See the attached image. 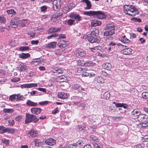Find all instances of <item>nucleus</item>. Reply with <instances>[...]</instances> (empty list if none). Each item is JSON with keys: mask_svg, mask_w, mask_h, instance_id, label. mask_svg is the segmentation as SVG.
I'll return each instance as SVG.
<instances>
[{"mask_svg": "<svg viewBox=\"0 0 148 148\" xmlns=\"http://www.w3.org/2000/svg\"><path fill=\"white\" fill-rule=\"evenodd\" d=\"M57 45V42H52L49 43L46 46L47 48H53L56 47Z\"/></svg>", "mask_w": 148, "mask_h": 148, "instance_id": "nucleus-26", "label": "nucleus"}, {"mask_svg": "<svg viewBox=\"0 0 148 148\" xmlns=\"http://www.w3.org/2000/svg\"><path fill=\"white\" fill-rule=\"evenodd\" d=\"M95 148H101L102 147V146L99 144L95 143L94 144Z\"/></svg>", "mask_w": 148, "mask_h": 148, "instance_id": "nucleus-56", "label": "nucleus"}, {"mask_svg": "<svg viewBox=\"0 0 148 148\" xmlns=\"http://www.w3.org/2000/svg\"><path fill=\"white\" fill-rule=\"evenodd\" d=\"M124 11L126 14H128L129 13L128 12V11H130L131 9V5L129 6L128 5H125L123 7Z\"/></svg>", "mask_w": 148, "mask_h": 148, "instance_id": "nucleus-30", "label": "nucleus"}, {"mask_svg": "<svg viewBox=\"0 0 148 148\" xmlns=\"http://www.w3.org/2000/svg\"><path fill=\"white\" fill-rule=\"evenodd\" d=\"M22 118V116H21L19 115L17 116L15 119V120L16 121L18 122H20L21 121V119Z\"/></svg>", "mask_w": 148, "mask_h": 148, "instance_id": "nucleus-50", "label": "nucleus"}, {"mask_svg": "<svg viewBox=\"0 0 148 148\" xmlns=\"http://www.w3.org/2000/svg\"><path fill=\"white\" fill-rule=\"evenodd\" d=\"M137 118L138 120L140 123L148 121V116L145 114H140Z\"/></svg>", "mask_w": 148, "mask_h": 148, "instance_id": "nucleus-8", "label": "nucleus"}, {"mask_svg": "<svg viewBox=\"0 0 148 148\" xmlns=\"http://www.w3.org/2000/svg\"><path fill=\"white\" fill-rule=\"evenodd\" d=\"M79 107L81 108V109L83 110L85 107V105L83 103H80V105H79Z\"/></svg>", "mask_w": 148, "mask_h": 148, "instance_id": "nucleus-64", "label": "nucleus"}, {"mask_svg": "<svg viewBox=\"0 0 148 148\" xmlns=\"http://www.w3.org/2000/svg\"><path fill=\"white\" fill-rule=\"evenodd\" d=\"M45 142L47 145L50 146L53 145L56 143V141L51 138L46 139Z\"/></svg>", "mask_w": 148, "mask_h": 148, "instance_id": "nucleus-14", "label": "nucleus"}, {"mask_svg": "<svg viewBox=\"0 0 148 148\" xmlns=\"http://www.w3.org/2000/svg\"><path fill=\"white\" fill-rule=\"evenodd\" d=\"M38 94V93L37 91L34 90H33L30 92V95L32 96L34 95H37Z\"/></svg>", "mask_w": 148, "mask_h": 148, "instance_id": "nucleus-59", "label": "nucleus"}, {"mask_svg": "<svg viewBox=\"0 0 148 148\" xmlns=\"http://www.w3.org/2000/svg\"><path fill=\"white\" fill-rule=\"evenodd\" d=\"M68 45V43L67 41L64 40H61L58 43V45L61 48L65 47Z\"/></svg>", "mask_w": 148, "mask_h": 148, "instance_id": "nucleus-13", "label": "nucleus"}, {"mask_svg": "<svg viewBox=\"0 0 148 148\" xmlns=\"http://www.w3.org/2000/svg\"><path fill=\"white\" fill-rule=\"evenodd\" d=\"M142 96L143 99H148V92H144L142 94Z\"/></svg>", "mask_w": 148, "mask_h": 148, "instance_id": "nucleus-42", "label": "nucleus"}, {"mask_svg": "<svg viewBox=\"0 0 148 148\" xmlns=\"http://www.w3.org/2000/svg\"><path fill=\"white\" fill-rule=\"evenodd\" d=\"M7 12L8 14L11 15H15L16 14V12L13 9H10V10H7L6 11Z\"/></svg>", "mask_w": 148, "mask_h": 148, "instance_id": "nucleus-36", "label": "nucleus"}, {"mask_svg": "<svg viewBox=\"0 0 148 148\" xmlns=\"http://www.w3.org/2000/svg\"><path fill=\"white\" fill-rule=\"evenodd\" d=\"M65 76L64 75H62L60 76H59L58 78V79L59 81L60 82H65L66 79H65Z\"/></svg>", "mask_w": 148, "mask_h": 148, "instance_id": "nucleus-34", "label": "nucleus"}, {"mask_svg": "<svg viewBox=\"0 0 148 148\" xmlns=\"http://www.w3.org/2000/svg\"><path fill=\"white\" fill-rule=\"evenodd\" d=\"M131 20L134 22L140 23L141 22V19L140 18H136L133 17L131 18Z\"/></svg>", "mask_w": 148, "mask_h": 148, "instance_id": "nucleus-47", "label": "nucleus"}, {"mask_svg": "<svg viewBox=\"0 0 148 148\" xmlns=\"http://www.w3.org/2000/svg\"><path fill=\"white\" fill-rule=\"evenodd\" d=\"M18 57L20 58L25 59L29 57L30 55L29 53H22L18 54Z\"/></svg>", "mask_w": 148, "mask_h": 148, "instance_id": "nucleus-19", "label": "nucleus"}, {"mask_svg": "<svg viewBox=\"0 0 148 148\" xmlns=\"http://www.w3.org/2000/svg\"><path fill=\"white\" fill-rule=\"evenodd\" d=\"M101 49V47L99 46L98 45L97 46H96L95 47H94L93 48H90V49L92 51L94 52L95 50H100Z\"/></svg>", "mask_w": 148, "mask_h": 148, "instance_id": "nucleus-40", "label": "nucleus"}, {"mask_svg": "<svg viewBox=\"0 0 148 148\" xmlns=\"http://www.w3.org/2000/svg\"><path fill=\"white\" fill-rule=\"evenodd\" d=\"M42 110L41 108H33L31 109V111L32 113L36 114L40 113Z\"/></svg>", "mask_w": 148, "mask_h": 148, "instance_id": "nucleus-15", "label": "nucleus"}, {"mask_svg": "<svg viewBox=\"0 0 148 148\" xmlns=\"http://www.w3.org/2000/svg\"><path fill=\"white\" fill-rule=\"evenodd\" d=\"M58 111V108H56L54 110H53L52 112V113L54 114H56Z\"/></svg>", "mask_w": 148, "mask_h": 148, "instance_id": "nucleus-62", "label": "nucleus"}, {"mask_svg": "<svg viewBox=\"0 0 148 148\" xmlns=\"http://www.w3.org/2000/svg\"><path fill=\"white\" fill-rule=\"evenodd\" d=\"M103 67L104 69L107 70H110L111 68V65L109 63H107L103 64Z\"/></svg>", "mask_w": 148, "mask_h": 148, "instance_id": "nucleus-33", "label": "nucleus"}, {"mask_svg": "<svg viewBox=\"0 0 148 148\" xmlns=\"http://www.w3.org/2000/svg\"><path fill=\"white\" fill-rule=\"evenodd\" d=\"M4 112L7 113H12L14 112V110L12 109L4 108L3 109Z\"/></svg>", "mask_w": 148, "mask_h": 148, "instance_id": "nucleus-39", "label": "nucleus"}, {"mask_svg": "<svg viewBox=\"0 0 148 148\" xmlns=\"http://www.w3.org/2000/svg\"><path fill=\"white\" fill-rule=\"evenodd\" d=\"M66 36L64 34H60L59 36L58 39H60L61 38H66Z\"/></svg>", "mask_w": 148, "mask_h": 148, "instance_id": "nucleus-61", "label": "nucleus"}, {"mask_svg": "<svg viewBox=\"0 0 148 148\" xmlns=\"http://www.w3.org/2000/svg\"><path fill=\"white\" fill-rule=\"evenodd\" d=\"M8 128H6L5 127L3 126H0V134H3L6 132L9 131Z\"/></svg>", "mask_w": 148, "mask_h": 148, "instance_id": "nucleus-31", "label": "nucleus"}, {"mask_svg": "<svg viewBox=\"0 0 148 148\" xmlns=\"http://www.w3.org/2000/svg\"><path fill=\"white\" fill-rule=\"evenodd\" d=\"M84 14L101 19L105 18L106 17V15L103 12L101 11L85 12H84Z\"/></svg>", "mask_w": 148, "mask_h": 148, "instance_id": "nucleus-1", "label": "nucleus"}, {"mask_svg": "<svg viewBox=\"0 0 148 148\" xmlns=\"http://www.w3.org/2000/svg\"><path fill=\"white\" fill-rule=\"evenodd\" d=\"M121 41L124 43H128L129 42L130 40L126 38L125 35H124L121 38Z\"/></svg>", "mask_w": 148, "mask_h": 148, "instance_id": "nucleus-35", "label": "nucleus"}, {"mask_svg": "<svg viewBox=\"0 0 148 148\" xmlns=\"http://www.w3.org/2000/svg\"><path fill=\"white\" fill-rule=\"evenodd\" d=\"M61 3L60 0H54L52 3L54 10L57 11L59 10L61 8Z\"/></svg>", "mask_w": 148, "mask_h": 148, "instance_id": "nucleus-5", "label": "nucleus"}, {"mask_svg": "<svg viewBox=\"0 0 148 148\" xmlns=\"http://www.w3.org/2000/svg\"><path fill=\"white\" fill-rule=\"evenodd\" d=\"M20 80V78L19 77H15L11 79V81L14 82H18Z\"/></svg>", "mask_w": 148, "mask_h": 148, "instance_id": "nucleus-55", "label": "nucleus"}, {"mask_svg": "<svg viewBox=\"0 0 148 148\" xmlns=\"http://www.w3.org/2000/svg\"><path fill=\"white\" fill-rule=\"evenodd\" d=\"M16 99L18 100H23V98H24L23 96L20 95L19 94L16 95Z\"/></svg>", "mask_w": 148, "mask_h": 148, "instance_id": "nucleus-51", "label": "nucleus"}, {"mask_svg": "<svg viewBox=\"0 0 148 148\" xmlns=\"http://www.w3.org/2000/svg\"><path fill=\"white\" fill-rule=\"evenodd\" d=\"M39 41L38 40H33L31 41V44L32 45H36L38 44Z\"/></svg>", "mask_w": 148, "mask_h": 148, "instance_id": "nucleus-60", "label": "nucleus"}, {"mask_svg": "<svg viewBox=\"0 0 148 148\" xmlns=\"http://www.w3.org/2000/svg\"><path fill=\"white\" fill-rule=\"evenodd\" d=\"M110 96V94L108 92H105L103 94V97L107 100L109 98Z\"/></svg>", "mask_w": 148, "mask_h": 148, "instance_id": "nucleus-44", "label": "nucleus"}, {"mask_svg": "<svg viewBox=\"0 0 148 148\" xmlns=\"http://www.w3.org/2000/svg\"><path fill=\"white\" fill-rule=\"evenodd\" d=\"M113 103L115 104L116 107H121V108H119V110H120L121 109H123L124 110L122 112H123L126 111V109L127 108V107H128V106L125 103H116L115 102H114Z\"/></svg>", "mask_w": 148, "mask_h": 148, "instance_id": "nucleus-7", "label": "nucleus"}, {"mask_svg": "<svg viewBox=\"0 0 148 148\" xmlns=\"http://www.w3.org/2000/svg\"><path fill=\"white\" fill-rule=\"evenodd\" d=\"M74 53L76 56L80 57H84L86 55L85 51L81 49L76 50L74 52Z\"/></svg>", "mask_w": 148, "mask_h": 148, "instance_id": "nucleus-9", "label": "nucleus"}, {"mask_svg": "<svg viewBox=\"0 0 148 148\" xmlns=\"http://www.w3.org/2000/svg\"><path fill=\"white\" fill-rule=\"evenodd\" d=\"M86 38L91 43H98L100 42V38H96L90 34L87 35V37Z\"/></svg>", "mask_w": 148, "mask_h": 148, "instance_id": "nucleus-4", "label": "nucleus"}, {"mask_svg": "<svg viewBox=\"0 0 148 148\" xmlns=\"http://www.w3.org/2000/svg\"><path fill=\"white\" fill-rule=\"evenodd\" d=\"M77 146V144H76V143H73L69 145L67 147L68 148H76Z\"/></svg>", "mask_w": 148, "mask_h": 148, "instance_id": "nucleus-45", "label": "nucleus"}, {"mask_svg": "<svg viewBox=\"0 0 148 148\" xmlns=\"http://www.w3.org/2000/svg\"><path fill=\"white\" fill-rule=\"evenodd\" d=\"M58 96L59 98L63 99L67 97V94L62 92H59L58 93Z\"/></svg>", "mask_w": 148, "mask_h": 148, "instance_id": "nucleus-27", "label": "nucleus"}, {"mask_svg": "<svg viewBox=\"0 0 148 148\" xmlns=\"http://www.w3.org/2000/svg\"><path fill=\"white\" fill-rule=\"evenodd\" d=\"M73 88L74 90H77L79 92H81L82 90H84V89L79 84H75L73 86Z\"/></svg>", "mask_w": 148, "mask_h": 148, "instance_id": "nucleus-22", "label": "nucleus"}, {"mask_svg": "<svg viewBox=\"0 0 148 148\" xmlns=\"http://www.w3.org/2000/svg\"><path fill=\"white\" fill-rule=\"evenodd\" d=\"M67 22L68 25H71L73 24L74 21L72 19H70L67 20Z\"/></svg>", "mask_w": 148, "mask_h": 148, "instance_id": "nucleus-53", "label": "nucleus"}, {"mask_svg": "<svg viewBox=\"0 0 148 148\" xmlns=\"http://www.w3.org/2000/svg\"><path fill=\"white\" fill-rule=\"evenodd\" d=\"M16 95H12L10 96L9 99L12 101H14L16 98Z\"/></svg>", "mask_w": 148, "mask_h": 148, "instance_id": "nucleus-54", "label": "nucleus"}, {"mask_svg": "<svg viewBox=\"0 0 148 148\" xmlns=\"http://www.w3.org/2000/svg\"><path fill=\"white\" fill-rule=\"evenodd\" d=\"M38 85L36 83L26 84L21 85V87L23 88H30L35 87H37Z\"/></svg>", "mask_w": 148, "mask_h": 148, "instance_id": "nucleus-12", "label": "nucleus"}, {"mask_svg": "<svg viewBox=\"0 0 148 148\" xmlns=\"http://www.w3.org/2000/svg\"><path fill=\"white\" fill-rule=\"evenodd\" d=\"M131 9L130 12L131 13H129L128 15L132 16H134L138 14L139 13V11L133 5H131Z\"/></svg>", "mask_w": 148, "mask_h": 148, "instance_id": "nucleus-6", "label": "nucleus"}, {"mask_svg": "<svg viewBox=\"0 0 148 148\" xmlns=\"http://www.w3.org/2000/svg\"><path fill=\"white\" fill-rule=\"evenodd\" d=\"M61 30V29L60 28L57 29L56 28L52 27L48 29L47 32L49 34H51L54 33L55 32H58L60 31Z\"/></svg>", "mask_w": 148, "mask_h": 148, "instance_id": "nucleus-20", "label": "nucleus"}, {"mask_svg": "<svg viewBox=\"0 0 148 148\" xmlns=\"http://www.w3.org/2000/svg\"><path fill=\"white\" fill-rule=\"evenodd\" d=\"M116 44L115 43H114L112 42L110 43L108 45V46H110L111 47L112 49L114 48L115 46L116 45Z\"/></svg>", "mask_w": 148, "mask_h": 148, "instance_id": "nucleus-58", "label": "nucleus"}, {"mask_svg": "<svg viewBox=\"0 0 148 148\" xmlns=\"http://www.w3.org/2000/svg\"><path fill=\"white\" fill-rule=\"evenodd\" d=\"M81 2H85L86 4V7L84 8V9L88 10L91 8L92 5L91 2L89 0H82Z\"/></svg>", "mask_w": 148, "mask_h": 148, "instance_id": "nucleus-17", "label": "nucleus"}, {"mask_svg": "<svg viewBox=\"0 0 148 148\" xmlns=\"http://www.w3.org/2000/svg\"><path fill=\"white\" fill-rule=\"evenodd\" d=\"M38 133L37 131L34 129H32L28 134L29 137L33 138L37 136Z\"/></svg>", "mask_w": 148, "mask_h": 148, "instance_id": "nucleus-16", "label": "nucleus"}, {"mask_svg": "<svg viewBox=\"0 0 148 148\" xmlns=\"http://www.w3.org/2000/svg\"><path fill=\"white\" fill-rule=\"evenodd\" d=\"M132 52V50L129 48L125 49L121 51L122 53L125 55L131 54Z\"/></svg>", "mask_w": 148, "mask_h": 148, "instance_id": "nucleus-18", "label": "nucleus"}, {"mask_svg": "<svg viewBox=\"0 0 148 148\" xmlns=\"http://www.w3.org/2000/svg\"><path fill=\"white\" fill-rule=\"evenodd\" d=\"M147 122H141V123H140V125L142 127H145L148 126V124H147Z\"/></svg>", "mask_w": 148, "mask_h": 148, "instance_id": "nucleus-49", "label": "nucleus"}, {"mask_svg": "<svg viewBox=\"0 0 148 148\" xmlns=\"http://www.w3.org/2000/svg\"><path fill=\"white\" fill-rule=\"evenodd\" d=\"M74 5L71 6L70 4L65 5L63 8V12L64 13L66 14L72 9V7H74Z\"/></svg>", "mask_w": 148, "mask_h": 148, "instance_id": "nucleus-10", "label": "nucleus"}, {"mask_svg": "<svg viewBox=\"0 0 148 148\" xmlns=\"http://www.w3.org/2000/svg\"><path fill=\"white\" fill-rule=\"evenodd\" d=\"M114 25L112 24H108L104 27V29H110L111 31L105 32L103 33L104 36H111L115 33V27Z\"/></svg>", "mask_w": 148, "mask_h": 148, "instance_id": "nucleus-2", "label": "nucleus"}, {"mask_svg": "<svg viewBox=\"0 0 148 148\" xmlns=\"http://www.w3.org/2000/svg\"><path fill=\"white\" fill-rule=\"evenodd\" d=\"M47 8V7L46 5L40 7V10L41 12H46Z\"/></svg>", "mask_w": 148, "mask_h": 148, "instance_id": "nucleus-52", "label": "nucleus"}, {"mask_svg": "<svg viewBox=\"0 0 148 148\" xmlns=\"http://www.w3.org/2000/svg\"><path fill=\"white\" fill-rule=\"evenodd\" d=\"M35 143V145L36 146L38 147L41 143V141L39 139H35L34 141Z\"/></svg>", "mask_w": 148, "mask_h": 148, "instance_id": "nucleus-37", "label": "nucleus"}, {"mask_svg": "<svg viewBox=\"0 0 148 148\" xmlns=\"http://www.w3.org/2000/svg\"><path fill=\"white\" fill-rule=\"evenodd\" d=\"M26 68L27 66L25 65L22 64L19 65L18 69L19 71H25L26 69Z\"/></svg>", "mask_w": 148, "mask_h": 148, "instance_id": "nucleus-29", "label": "nucleus"}, {"mask_svg": "<svg viewBox=\"0 0 148 148\" xmlns=\"http://www.w3.org/2000/svg\"><path fill=\"white\" fill-rule=\"evenodd\" d=\"M77 129L80 131H82L85 130V127L82 125H78Z\"/></svg>", "mask_w": 148, "mask_h": 148, "instance_id": "nucleus-57", "label": "nucleus"}, {"mask_svg": "<svg viewBox=\"0 0 148 148\" xmlns=\"http://www.w3.org/2000/svg\"><path fill=\"white\" fill-rule=\"evenodd\" d=\"M9 142L10 141L9 140H6L5 139L1 140V142L5 144L6 145L9 144Z\"/></svg>", "mask_w": 148, "mask_h": 148, "instance_id": "nucleus-43", "label": "nucleus"}, {"mask_svg": "<svg viewBox=\"0 0 148 148\" xmlns=\"http://www.w3.org/2000/svg\"><path fill=\"white\" fill-rule=\"evenodd\" d=\"M99 34V30L98 29H95L92 31L91 33L90 34V35L94 36V37L97 38H100L98 36Z\"/></svg>", "mask_w": 148, "mask_h": 148, "instance_id": "nucleus-25", "label": "nucleus"}, {"mask_svg": "<svg viewBox=\"0 0 148 148\" xmlns=\"http://www.w3.org/2000/svg\"><path fill=\"white\" fill-rule=\"evenodd\" d=\"M58 36L59 34L58 33H53L50 36H48L47 38L48 39H49L51 38L52 37H57Z\"/></svg>", "mask_w": 148, "mask_h": 148, "instance_id": "nucleus-48", "label": "nucleus"}, {"mask_svg": "<svg viewBox=\"0 0 148 148\" xmlns=\"http://www.w3.org/2000/svg\"><path fill=\"white\" fill-rule=\"evenodd\" d=\"M29 49V48L28 46L21 47H20L19 48V50L21 51L28 50Z\"/></svg>", "mask_w": 148, "mask_h": 148, "instance_id": "nucleus-38", "label": "nucleus"}, {"mask_svg": "<svg viewBox=\"0 0 148 148\" xmlns=\"http://www.w3.org/2000/svg\"><path fill=\"white\" fill-rule=\"evenodd\" d=\"M92 64V62L90 61H86L84 63V65L85 66H89Z\"/></svg>", "mask_w": 148, "mask_h": 148, "instance_id": "nucleus-46", "label": "nucleus"}, {"mask_svg": "<svg viewBox=\"0 0 148 148\" xmlns=\"http://www.w3.org/2000/svg\"><path fill=\"white\" fill-rule=\"evenodd\" d=\"M26 103L27 105L31 106H36L37 105V103L34 102L29 100H27Z\"/></svg>", "mask_w": 148, "mask_h": 148, "instance_id": "nucleus-28", "label": "nucleus"}, {"mask_svg": "<svg viewBox=\"0 0 148 148\" xmlns=\"http://www.w3.org/2000/svg\"><path fill=\"white\" fill-rule=\"evenodd\" d=\"M131 114L134 117H138L140 114V110L138 109H134L132 112Z\"/></svg>", "mask_w": 148, "mask_h": 148, "instance_id": "nucleus-21", "label": "nucleus"}, {"mask_svg": "<svg viewBox=\"0 0 148 148\" xmlns=\"http://www.w3.org/2000/svg\"><path fill=\"white\" fill-rule=\"evenodd\" d=\"M26 119L25 120V123L26 124H28L34 121L36 118V116L33 114H29L28 113H26Z\"/></svg>", "mask_w": 148, "mask_h": 148, "instance_id": "nucleus-3", "label": "nucleus"}, {"mask_svg": "<svg viewBox=\"0 0 148 148\" xmlns=\"http://www.w3.org/2000/svg\"><path fill=\"white\" fill-rule=\"evenodd\" d=\"M48 103V101H45L43 102H40L39 104L40 105H43L47 104Z\"/></svg>", "mask_w": 148, "mask_h": 148, "instance_id": "nucleus-63", "label": "nucleus"}, {"mask_svg": "<svg viewBox=\"0 0 148 148\" xmlns=\"http://www.w3.org/2000/svg\"><path fill=\"white\" fill-rule=\"evenodd\" d=\"M11 26L13 28H16L18 26V21L15 19H12L10 22Z\"/></svg>", "mask_w": 148, "mask_h": 148, "instance_id": "nucleus-23", "label": "nucleus"}, {"mask_svg": "<svg viewBox=\"0 0 148 148\" xmlns=\"http://www.w3.org/2000/svg\"><path fill=\"white\" fill-rule=\"evenodd\" d=\"M69 16L70 18L74 19L77 21L82 20V17L80 16L79 14L75 15L73 13L70 14Z\"/></svg>", "mask_w": 148, "mask_h": 148, "instance_id": "nucleus-11", "label": "nucleus"}, {"mask_svg": "<svg viewBox=\"0 0 148 148\" xmlns=\"http://www.w3.org/2000/svg\"><path fill=\"white\" fill-rule=\"evenodd\" d=\"M101 24V22L97 20H94L91 22L92 27L97 26L100 25Z\"/></svg>", "mask_w": 148, "mask_h": 148, "instance_id": "nucleus-24", "label": "nucleus"}, {"mask_svg": "<svg viewBox=\"0 0 148 148\" xmlns=\"http://www.w3.org/2000/svg\"><path fill=\"white\" fill-rule=\"evenodd\" d=\"M85 142V140L84 138H82L79 140L76 143L77 144V145L79 146H84V144Z\"/></svg>", "mask_w": 148, "mask_h": 148, "instance_id": "nucleus-32", "label": "nucleus"}, {"mask_svg": "<svg viewBox=\"0 0 148 148\" xmlns=\"http://www.w3.org/2000/svg\"><path fill=\"white\" fill-rule=\"evenodd\" d=\"M6 22L5 18L3 16L0 15V23H4Z\"/></svg>", "mask_w": 148, "mask_h": 148, "instance_id": "nucleus-41", "label": "nucleus"}]
</instances>
